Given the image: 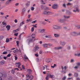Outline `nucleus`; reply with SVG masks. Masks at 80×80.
Listing matches in <instances>:
<instances>
[{
  "instance_id": "57",
  "label": "nucleus",
  "mask_w": 80,
  "mask_h": 80,
  "mask_svg": "<svg viewBox=\"0 0 80 80\" xmlns=\"http://www.w3.org/2000/svg\"><path fill=\"white\" fill-rule=\"evenodd\" d=\"M22 68L23 70H25V66L23 65H22Z\"/></svg>"
},
{
  "instance_id": "56",
  "label": "nucleus",
  "mask_w": 80,
  "mask_h": 80,
  "mask_svg": "<svg viewBox=\"0 0 80 80\" xmlns=\"http://www.w3.org/2000/svg\"><path fill=\"white\" fill-rule=\"evenodd\" d=\"M48 45V46H52V44H50V43H48L47 44Z\"/></svg>"
},
{
  "instance_id": "55",
  "label": "nucleus",
  "mask_w": 80,
  "mask_h": 80,
  "mask_svg": "<svg viewBox=\"0 0 80 80\" xmlns=\"http://www.w3.org/2000/svg\"><path fill=\"white\" fill-rule=\"evenodd\" d=\"M13 33H16V32H17V30H14L13 31Z\"/></svg>"
},
{
  "instance_id": "22",
  "label": "nucleus",
  "mask_w": 80,
  "mask_h": 80,
  "mask_svg": "<svg viewBox=\"0 0 80 80\" xmlns=\"http://www.w3.org/2000/svg\"><path fill=\"white\" fill-rule=\"evenodd\" d=\"M5 63V61L2 60L0 62V65H3Z\"/></svg>"
},
{
  "instance_id": "34",
  "label": "nucleus",
  "mask_w": 80,
  "mask_h": 80,
  "mask_svg": "<svg viewBox=\"0 0 80 80\" xmlns=\"http://www.w3.org/2000/svg\"><path fill=\"white\" fill-rule=\"evenodd\" d=\"M24 58H25L27 60H28V58L27 57V56H26L25 55H24Z\"/></svg>"
},
{
  "instance_id": "54",
  "label": "nucleus",
  "mask_w": 80,
  "mask_h": 80,
  "mask_svg": "<svg viewBox=\"0 0 80 80\" xmlns=\"http://www.w3.org/2000/svg\"><path fill=\"white\" fill-rule=\"evenodd\" d=\"M14 58H15V60H17V59H18V58L16 56H15Z\"/></svg>"
},
{
  "instance_id": "47",
  "label": "nucleus",
  "mask_w": 80,
  "mask_h": 80,
  "mask_svg": "<svg viewBox=\"0 0 80 80\" xmlns=\"http://www.w3.org/2000/svg\"><path fill=\"white\" fill-rule=\"evenodd\" d=\"M11 56V54H8L7 56V57H10Z\"/></svg>"
},
{
  "instance_id": "11",
  "label": "nucleus",
  "mask_w": 80,
  "mask_h": 80,
  "mask_svg": "<svg viewBox=\"0 0 80 80\" xmlns=\"http://www.w3.org/2000/svg\"><path fill=\"white\" fill-rule=\"evenodd\" d=\"M52 7L53 9H56L58 8V6L57 4H54L52 6Z\"/></svg>"
},
{
  "instance_id": "3",
  "label": "nucleus",
  "mask_w": 80,
  "mask_h": 80,
  "mask_svg": "<svg viewBox=\"0 0 80 80\" xmlns=\"http://www.w3.org/2000/svg\"><path fill=\"white\" fill-rule=\"evenodd\" d=\"M43 14L46 15H49L52 14V12L49 11H45L43 12Z\"/></svg>"
},
{
  "instance_id": "35",
  "label": "nucleus",
  "mask_w": 80,
  "mask_h": 80,
  "mask_svg": "<svg viewBox=\"0 0 80 80\" xmlns=\"http://www.w3.org/2000/svg\"><path fill=\"white\" fill-rule=\"evenodd\" d=\"M11 72L12 73V74L15 73V70L12 69L11 71Z\"/></svg>"
},
{
  "instance_id": "53",
  "label": "nucleus",
  "mask_w": 80,
  "mask_h": 80,
  "mask_svg": "<svg viewBox=\"0 0 80 80\" xmlns=\"http://www.w3.org/2000/svg\"><path fill=\"white\" fill-rule=\"evenodd\" d=\"M45 9L46 10H49V8L48 7H46Z\"/></svg>"
},
{
  "instance_id": "46",
  "label": "nucleus",
  "mask_w": 80,
  "mask_h": 80,
  "mask_svg": "<svg viewBox=\"0 0 80 80\" xmlns=\"http://www.w3.org/2000/svg\"><path fill=\"white\" fill-rule=\"evenodd\" d=\"M33 31H34V27H32L31 28V32H33Z\"/></svg>"
},
{
  "instance_id": "39",
  "label": "nucleus",
  "mask_w": 80,
  "mask_h": 80,
  "mask_svg": "<svg viewBox=\"0 0 80 80\" xmlns=\"http://www.w3.org/2000/svg\"><path fill=\"white\" fill-rule=\"evenodd\" d=\"M18 33H15L14 34V36H16V37H17V36H18Z\"/></svg>"
},
{
  "instance_id": "30",
  "label": "nucleus",
  "mask_w": 80,
  "mask_h": 80,
  "mask_svg": "<svg viewBox=\"0 0 80 80\" xmlns=\"http://www.w3.org/2000/svg\"><path fill=\"white\" fill-rule=\"evenodd\" d=\"M32 38H35V34H32Z\"/></svg>"
},
{
  "instance_id": "62",
  "label": "nucleus",
  "mask_w": 80,
  "mask_h": 80,
  "mask_svg": "<svg viewBox=\"0 0 80 80\" xmlns=\"http://www.w3.org/2000/svg\"><path fill=\"white\" fill-rule=\"evenodd\" d=\"M37 22V20L34 21H33L32 23H36Z\"/></svg>"
},
{
  "instance_id": "50",
  "label": "nucleus",
  "mask_w": 80,
  "mask_h": 80,
  "mask_svg": "<svg viewBox=\"0 0 80 80\" xmlns=\"http://www.w3.org/2000/svg\"><path fill=\"white\" fill-rule=\"evenodd\" d=\"M68 50H70V46H68L67 47Z\"/></svg>"
},
{
  "instance_id": "36",
  "label": "nucleus",
  "mask_w": 80,
  "mask_h": 80,
  "mask_svg": "<svg viewBox=\"0 0 80 80\" xmlns=\"http://www.w3.org/2000/svg\"><path fill=\"white\" fill-rule=\"evenodd\" d=\"M25 10H26L25 8H24L23 9L22 12V13H24V12H25Z\"/></svg>"
},
{
  "instance_id": "41",
  "label": "nucleus",
  "mask_w": 80,
  "mask_h": 80,
  "mask_svg": "<svg viewBox=\"0 0 80 80\" xmlns=\"http://www.w3.org/2000/svg\"><path fill=\"white\" fill-rule=\"evenodd\" d=\"M64 17L65 18H70V16L66 17V16H64Z\"/></svg>"
},
{
  "instance_id": "51",
  "label": "nucleus",
  "mask_w": 80,
  "mask_h": 80,
  "mask_svg": "<svg viewBox=\"0 0 80 80\" xmlns=\"http://www.w3.org/2000/svg\"><path fill=\"white\" fill-rule=\"evenodd\" d=\"M35 55L36 57H38V53H37L35 54Z\"/></svg>"
},
{
  "instance_id": "14",
  "label": "nucleus",
  "mask_w": 80,
  "mask_h": 80,
  "mask_svg": "<svg viewBox=\"0 0 80 80\" xmlns=\"http://www.w3.org/2000/svg\"><path fill=\"white\" fill-rule=\"evenodd\" d=\"M54 35L55 37H56V38H58V37H59L60 36V34H54Z\"/></svg>"
},
{
  "instance_id": "8",
  "label": "nucleus",
  "mask_w": 80,
  "mask_h": 80,
  "mask_svg": "<svg viewBox=\"0 0 80 80\" xmlns=\"http://www.w3.org/2000/svg\"><path fill=\"white\" fill-rule=\"evenodd\" d=\"M6 25H7V23L5 21H3L1 24V27L2 28L5 27Z\"/></svg>"
},
{
  "instance_id": "15",
  "label": "nucleus",
  "mask_w": 80,
  "mask_h": 80,
  "mask_svg": "<svg viewBox=\"0 0 80 80\" xmlns=\"http://www.w3.org/2000/svg\"><path fill=\"white\" fill-rule=\"evenodd\" d=\"M79 9H78V8H76V10H73V12H75V13H76V12H79Z\"/></svg>"
},
{
  "instance_id": "25",
  "label": "nucleus",
  "mask_w": 80,
  "mask_h": 80,
  "mask_svg": "<svg viewBox=\"0 0 80 80\" xmlns=\"http://www.w3.org/2000/svg\"><path fill=\"white\" fill-rule=\"evenodd\" d=\"M25 23L24 22V21H22V22H21L20 24V26H22L23 24H24Z\"/></svg>"
},
{
  "instance_id": "44",
  "label": "nucleus",
  "mask_w": 80,
  "mask_h": 80,
  "mask_svg": "<svg viewBox=\"0 0 80 80\" xmlns=\"http://www.w3.org/2000/svg\"><path fill=\"white\" fill-rule=\"evenodd\" d=\"M2 54L3 55H5V54H7V52H4L2 53Z\"/></svg>"
},
{
  "instance_id": "7",
  "label": "nucleus",
  "mask_w": 80,
  "mask_h": 80,
  "mask_svg": "<svg viewBox=\"0 0 80 80\" xmlns=\"http://www.w3.org/2000/svg\"><path fill=\"white\" fill-rule=\"evenodd\" d=\"M71 35H72V36L76 37V36H78V33L76 32H73L71 33Z\"/></svg>"
},
{
  "instance_id": "64",
  "label": "nucleus",
  "mask_w": 80,
  "mask_h": 80,
  "mask_svg": "<svg viewBox=\"0 0 80 80\" xmlns=\"http://www.w3.org/2000/svg\"><path fill=\"white\" fill-rule=\"evenodd\" d=\"M27 26H25V27L24 28V30H26V29H27Z\"/></svg>"
},
{
  "instance_id": "4",
  "label": "nucleus",
  "mask_w": 80,
  "mask_h": 80,
  "mask_svg": "<svg viewBox=\"0 0 80 80\" xmlns=\"http://www.w3.org/2000/svg\"><path fill=\"white\" fill-rule=\"evenodd\" d=\"M39 48V47H38V45H36L35 46L34 48H33L32 50L33 52H36L37 50H38Z\"/></svg>"
},
{
  "instance_id": "48",
  "label": "nucleus",
  "mask_w": 80,
  "mask_h": 80,
  "mask_svg": "<svg viewBox=\"0 0 80 80\" xmlns=\"http://www.w3.org/2000/svg\"><path fill=\"white\" fill-rule=\"evenodd\" d=\"M31 10L33 11L34 10V9H35V8H34V7H32L31 8Z\"/></svg>"
},
{
  "instance_id": "61",
  "label": "nucleus",
  "mask_w": 80,
  "mask_h": 80,
  "mask_svg": "<svg viewBox=\"0 0 80 80\" xmlns=\"http://www.w3.org/2000/svg\"><path fill=\"white\" fill-rule=\"evenodd\" d=\"M30 17H31V15L29 14L28 15V18H30Z\"/></svg>"
},
{
  "instance_id": "60",
  "label": "nucleus",
  "mask_w": 80,
  "mask_h": 80,
  "mask_svg": "<svg viewBox=\"0 0 80 80\" xmlns=\"http://www.w3.org/2000/svg\"><path fill=\"white\" fill-rule=\"evenodd\" d=\"M71 63H73V62H74V60L72 59L71 61Z\"/></svg>"
},
{
  "instance_id": "52",
  "label": "nucleus",
  "mask_w": 80,
  "mask_h": 80,
  "mask_svg": "<svg viewBox=\"0 0 80 80\" xmlns=\"http://www.w3.org/2000/svg\"><path fill=\"white\" fill-rule=\"evenodd\" d=\"M67 68H68L67 66H64V70H65H65H67Z\"/></svg>"
},
{
  "instance_id": "12",
  "label": "nucleus",
  "mask_w": 80,
  "mask_h": 80,
  "mask_svg": "<svg viewBox=\"0 0 80 80\" xmlns=\"http://www.w3.org/2000/svg\"><path fill=\"white\" fill-rule=\"evenodd\" d=\"M45 38H52V36L51 35H46L45 36Z\"/></svg>"
},
{
  "instance_id": "28",
  "label": "nucleus",
  "mask_w": 80,
  "mask_h": 80,
  "mask_svg": "<svg viewBox=\"0 0 80 80\" xmlns=\"http://www.w3.org/2000/svg\"><path fill=\"white\" fill-rule=\"evenodd\" d=\"M3 38V36L2 35L0 36V40H2Z\"/></svg>"
},
{
  "instance_id": "31",
  "label": "nucleus",
  "mask_w": 80,
  "mask_h": 80,
  "mask_svg": "<svg viewBox=\"0 0 80 80\" xmlns=\"http://www.w3.org/2000/svg\"><path fill=\"white\" fill-rule=\"evenodd\" d=\"M76 27L77 28H80V26L79 25H77L76 26Z\"/></svg>"
},
{
  "instance_id": "5",
  "label": "nucleus",
  "mask_w": 80,
  "mask_h": 80,
  "mask_svg": "<svg viewBox=\"0 0 80 80\" xmlns=\"http://www.w3.org/2000/svg\"><path fill=\"white\" fill-rule=\"evenodd\" d=\"M52 28L53 29H55L56 30H58L60 28V26L57 25H53L52 26Z\"/></svg>"
},
{
  "instance_id": "29",
  "label": "nucleus",
  "mask_w": 80,
  "mask_h": 80,
  "mask_svg": "<svg viewBox=\"0 0 80 80\" xmlns=\"http://www.w3.org/2000/svg\"><path fill=\"white\" fill-rule=\"evenodd\" d=\"M47 76L48 78H51L52 75H51L50 74H48L47 75Z\"/></svg>"
},
{
  "instance_id": "33",
  "label": "nucleus",
  "mask_w": 80,
  "mask_h": 80,
  "mask_svg": "<svg viewBox=\"0 0 80 80\" xmlns=\"http://www.w3.org/2000/svg\"><path fill=\"white\" fill-rule=\"evenodd\" d=\"M19 76H20V77H24V75H22V74H21L20 73H19Z\"/></svg>"
},
{
  "instance_id": "58",
  "label": "nucleus",
  "mask_w": 80,
  "mask_h": 80,
  "mask_svg": "<svg viewBox=\"0 0 80 80\" xmlns=\"http://www.w3.org/2000/svg\"><path fill=\"white\" fill-rule=\"evenodd\" d=\"M41 1L42 2V5H45V2H43V0H42Z\"/></svg>"
},
{
  "instance_id": "24",
  "label": "nucleus",
  "mask_w": 80,
  "mask_h": 80,
  "mask_svg": "<svg viewBox=\"0 0 80 80\" xmlns=\"http://www.w3.org/2000/svg\"><path fill=\"white\" fill-rule=\"evenodd\" d=\"M8 30H9L10 29V26L9 25L7 26H6Z\"/></svg>"
},
{
  "instance_id": "19",
  "label": "nucleus",
  "mask_w": 80,
  "mask_h": 80,
  "mask_svg": "<svg viewBox=\"0 0 80 80\" xmlns=\"http://www.w3.org/2000/svg\"><path fill=\"white\" fill-rule=\"evenodd\" d=\"M43 47H44V48H47V47H48L47 44L45 43L43 44Z\"/></svg>"
},
{
  "instance_id": "13",
  "label": "nucleus",
  "mask_w": 80,
  "mask_h": 80,
  "mask_svg": "<svg viewBox=\"0 0 80 80\" xmlns=\"http://www.w3.org/2000/svg\"><path fill=\"white\" fill-rule=\"evenodd\" d=\"M32 71L31 69H28L27 70V72L28 73V74H30L32 73Z\"/></svg>"
},
{
  "instance_id": "45",
  "label": "nucleus",
  "mask_w": 80,
  "mask_h": 80,
  "mask_svg": "<svg viewBox=\"0 0 80 80\" xmlns=\"http://www.w3.org/2000/svg\"><path fill=\"white\" fill-rule=\"evenodd\" d=\"M55 77V76H54V75H51V78H54Z\"/></svg>"
},
{
  "instance_id": "17",
  "label": "nucleus",
  "mask_w": 80,
  "mask_h": 80,
  "mask_svg": "<svg viewBox=\"0 0 80 80\" xmlns=\"http://www.w3.org/2000/svg\"><path fill=\"white\" fill-rule=\"evenodd\" d=\"M63 48V47H60L58 48H55V50H60V49H62Z\"/></svg>"
},
{
  "instance_id": "63",
  "label": "nucleus",
  "mask_w": 80,
  "mask_h": 80,
  "mask_svg": "<svg viewBox=\"0 0 80 80\" xmlns=\"http://www.w3.org/2000/svg\"><path fill=\"white\" fill-rule=\"evenodd\" d=\"M16 43H17V45H18H18H19L18 43H19V41H16Z\"/></svg>"
},
{
  "instance_id": "23",
  "label": "nucleus",
  "mask_w": 80,
  "mask_h": 80,
  "mask_svg": "<svg viewBox=\"0 0 80 80\" xmlns=\"http://www.w3.org/2000/svg\"><path fill=\"white\" fill-rule=\"evenodd\" d=\"M30 2H28L26 4V5L27 7H29L30 6Z\"/></svg>"
},
{
  "instance_id": "16",
  "label": "nucleus",
  "mask_w": 80,
  "mask_h": 80,
  "mask_svg": "<svg viewBox=\"0 0 80 80\" xmlns=\"http://www.w3.org/2000/svg\"><path fill=\"white\" fill-rule=\"evenodd\" d=\"M46 61L47 63H49V62H52V59H46Z\"/></svg>"
},
{
  "instance_id": "26",
  "label": "nucleus",
  "mask_w": 80,
  "mask_h": 80,
  "mask_svg": "<svg viewBox=\"0 0 80 80\" xmlns=\"http://www.w3.org/2000/svg\"><path fill=\"white\" fill-rule=\"evenodd\" d=\"M75 56H77L78 57H80V53L75 54Z\"/></svg>"
},
{
  "instance_id": "21",
  "label": "nucleus",
  "mask_w": 80,
  "mask_h": 80,
  "mask_svg": "<svg viewBox=\"0 0 80 80\" xmlns=\"http://www.w3.org/2000/svg\"><path fill=\"white\" fill-rule=\"evenodd\" d=\"M12 1V0H8L6 2V4H8L9 3H11V2Z\"/></svg>"
},
{
  "instance_id": "42",
  "label": "nucleus",
  "mask_w": 80,
  "mask_h": 80,
  "mask_svg": "<svg viewBox=\"0 0 80 80\" xmlns=\"http://www.w3.org/2000/svg\"><path fill=\"white\" fill-rule=\"evenodd\" d=\"M56 67V64H54L53 66H51L52 68H54L55 67Z\"/></svg>"
},
{
  "instance_id": "6",
  "label": "nucleus",
  "mask_w": 80,
  "mask_h": 80,
  "mask_svg": "<svg viewBox=\"0 0 80 80\" xmlns=\"http://www.w3.org/2000/svg\"><path fill=\"white\" fill-rule=\"evenodd\" d=\"M45 29H41L38 30V32H39V33H43V32H45Z\"/></svg>"
},
{
  "instance_id": "32",
  "label": "nucleus",
  "mask_w": 80,
  "mask_h": 80,
  "mask_svg": "<svg viewBox=\"0 0 80 80\" xmlns=\"http://www.w3.org/2000/svg\"><path fill=\"white\" fill-rule=\"evenodd\" d=\"M9 40L8 38H6V42H7V43H8V42H9Z\"/></svg>"
},
{
  "instance_id": "9",
  "label": "nucleus",
  "mask_w": 80,
  "mask_h": 80,
  "mask_svg": "<svg viewBox=\"0 0 80 80\" xmlns=\"http://www.w3.org/2000/svg\"><path fill=\"white\" fill-rule=\"evenodd\" d=\"M15 65L16 67H18V68H21L20 65H21V63L20 62H17L15 63Z\"/></svg>"
},
{
  "instance_id": "37",
  "label": "nucleus",
  "mask_w": 80,
  "mask_h": 80,
  "mask_svg": "<svg viewBox=\"0 0 80 80\" xmlns=\"http://www.w3.org/2000/svg\"><path fill=\"white\" fill-rule=\"evenodd\" d=\"M67 78V77L66 76H65L63 77L62 78V80H65Z\"/></svg>"
},
{
  "instance_id": "40",
  "label": "nucleus",
  "mask_w": 80,
  "mask_h": 80,
  "mask_svg": "<svg viewBox=\"0 0 80 80\" xmlns=\"http://www.w3.org/2000/svg\"><path fill=\"white\" fill-rule=\"evenodd\" d=\"M74 76L76 77H78V74L77 73H75L74 74Z\"/></svg>"
},
{
  "instance_id": "10",
  "label": "nucleus",
  "mask_w": 80,
  "mask_h": 80,
  "mask_svg": "<svg viewBox=\"0 0 80 80\" xmlns=\"http://www.w3.org/2000/svg\"><path fill=\"white\" fill-rule=\"evenodd\" d=\"M60 45H62V46H64V45H65V44H66V42H65L62 41H60Z\"/></svg>"
},
{
  "instance_id": "43",
  "label": "nucleus",
  "mask_w": 80,
  "mask_h": 80,
  "mask_svg": "<svg viewBox=\"0 0 80 80\" xmlns=\"http://www.w3.org/2000/svg\"><path fill=\"white\" fill-rule=\"evenodd\" d=\"M3 75L2 73L0 72V77H3Z\"/></svg>"
},
{
  "instance_id": "20",
  "label": "nucleus",
  "mask_w": 80,
  "mask_h": 80,
  "mask_svg": "<svg viewBox=\"0 0 80 80\" xmlns=\"http://www.w3.org/2000/svg\"><path fill=\"white\" fill-rule=\"evenodd\" d=\"M18 49H17L15 50L14 51H13V52L14 53H18Z\"/></svg>"
},
{
  "instance_id": "1",
  "label": "nucleus",
  "mask_w": 80,
  "mask_h": 80,
  "mask_svg": "<svg viewBox=\"0 0 80 80\" xmlns=\"http://www.w3.org/2000/svg\"><path fill=\"white\" fill-rule=\"evenodd\" d=\"M26 80H32L33 79V76L32 75L29 76V74H28L26 75Z\"/></svg>"
},
{
  "instance_id": "59",
  "label": "nucleus",
  "mask_w": 80,
  "mask_h": 80,
  "mask_svg": "<svg viewBox=\"0 0 80 80\" xmlns=\"http://www.w3.org/2000/svg\"><path fill=\"white\" fill-rule=\"evenodd\" d=\"M18 22V21H17V19H16L14 20L15 23H17Z\"/></svg>"
},
{
  "instance_id": "49",
  "label": "nucleus",
  "mask_w": 80,
  "mask_h": 80,
  "mask_svg": "<svg viewBox=\"0 0 80 80\" xmlns=\"http://www.w3.org/2000/svg\"><path fill=\"white\" fill-rule=\"evenodd\" d=\"M77 65L78 66V67H79V66H80V63L78 62L77 63Z\"/></svg>"
},
{
  "instance_id": "38",
  "label": "nucleus",
  "mask_w": 80,
  "mask_h": 80,
  "mask_svg": "<svg viewBox=\"0 0 80 80\" xmlns=\"http://www.w3.org/2000/svg\"><path fill=\"white\" fill-rule=\"evenodd\" d=\"M2 58H3V56L2 55L0 56V60H1V59H2Z\"/></svg>"
},
{
  "instance_id": "27",
  "label": "nucleus",
  "mask_w": 80,
  "mask_h": 80,
  "mask_svg": "<svg viewBox=\"0 0 80 80\" xmlns=\"http://www.w3.org/2000/svg\"><path fill=\"white\" fill-rule=\"evenodd\" d=\"M59 22H64L65 20V19H59Z\"/></svg>"
},
{
  "instance_id": "2",
  "label": "nucleus",
  "mask_w": 80,
  "mask_h": 80,
  "mask_svg": "<svg viewBox=\"0 0 80 80\" xmlns=\"http://www.w3.org/2000/svg\"><path fill=\"white\" fill-rule=\"evenodd\" d=\"M34 41H35V38H30L28 39L27 40L26 42L29 44L30 43L33 42H34Z\"/></svg>"
},
{
  "instance_id": "18",
  "label": "nucleus",
  "mask_w": 80,
  "mask_h": 80,
  "mask_svg": "<svg viewBox=\"0 0 80 80\" xmlns=\"http://www.w3.org/2000/svg\"><path fill=\"white\" fill-rule=\"evenodd\" d=\"M32 21V19H27L26 21V23H28L29 22H31Z\"/></svg>"
}]
</instances>
